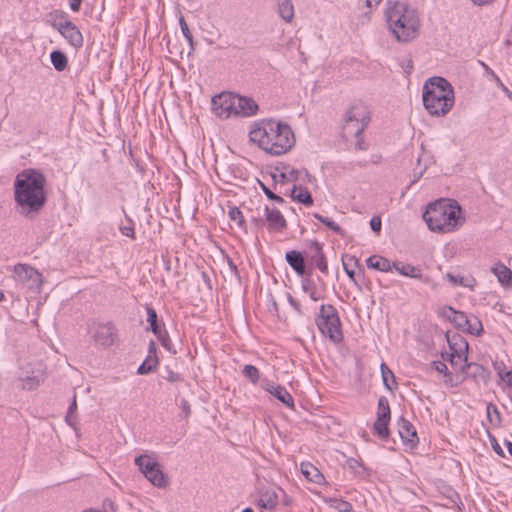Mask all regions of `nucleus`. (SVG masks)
<instances>
[{
	"label": "nucleus",
	"mask_w": 512,
	"mask_h": 512,
	"mask_svg": "<svg viewBox=\"0 0 512 512\" xmlns=\"http://www.w3.org/2000/svg\"><path fill=\"white\" fill-rule=\"evenodd\" d=\"M179 25L183 36L185 37L189 45L193 47V36L183 16H180L179 18Z\"/></svg>",
	"instance_id": "obj_41"
},
{
	"label": "nucleus",
	"mask_w": 512,
	"mask_h": 512,
	"mask_svg": "<svg viewBox=\"0 0 512 512\" xmlns=\"http://www.w3.org/2000/svg\"><path fill=\"white\" fill-rule=\"evenodd\" d=\"M315 264L317 268L324 274H328V263L321 248L317 245V254L315 255Z\"/></svg>",
	"instance_id": "obj_37"
},
{
	"label": "nucleus",
	"mask_w": 512,
	"mask_h": 512,
	"mask_svg": "<svg viewBox=\"0 0 512 512\" xmlns=\"http://www.w3.org/2000/svg\"><path fill=\"white\" fill-rule=\"evenodd\" d=\"M445 362L446 361H444V360L443 361H434V362H432V367L439 373H443L444 379H447V374H451V371Z\"/></svg>",
	"instance_id": "obj_44"
},
{
	"label": "nucleus",
	"mask_w": 512,
	"mask_h": 512,
	"mask_svg": "<svg viewBox=\"0 0 512 512\" xmlns=\"http://www.w3.org/2000/svg\"><path fill=\"white\" fill-rule=\"evenodd\" d=\"M448 349L441 353L444 361L449 363L451 374H447V379H443L444 383L450 387H455L464 382L469 374V370L473 369L475 377L484 371L483 366L477 363L468 362V342L460 335H453L447 338Z\"/></svg>",
	"instance_id": "obj_3"
},
{
	"label": "nucleus",
	"mask_w": 512,
	"mask_h": 512,
	"mask_svg": "<svg viewBox=\"0 0 512 512\" xmlns=\"http://www.w3.org/2000/svg\"><path fill=\"white\" fill-rule=\"evenodd\" d=\"M316 324L322 335L332 342L342 341L341 321L337 309L333 305H321L319 315L316 317Z\"/></svg>",
	"instance_id": "obj_7"
},
{
	"label": "nucleus",
	"mask_w": 512,
	"mask_h": 512,
	"mask_svg": "<svg viewBox=\"0 0 512 512\" xmlns=\"http://www.w3.org/2000/svg\"><path fill=\"white\" fill-rule=\"evenodd\" d=\"M290 197L306 206H311L313 204V198L311 193L307 190V188L302 186L293 185L290 191Z\"/></svg>",
	"instance_id": "obj_24"
},
{
	"label": "nucleus",
	"mask_w": 512,
	"mask_h": 512,
	"mask_svg": "<svg viewBox=\"0 0 512 512\" xmlns=\"http://www.w3.org/2000/svg\"><path fill=\"white\" fill-rule=\"evenodd\" d=\"M370 121V112L362 103L351 106L346 114L343 124V135L346 138L359 137Z\"/></svg>",
	"instance_id": "obj_8"
},
{
	"label": "nucleus",
	"mask_w": 512,
	"mask_h": 512,
	"mask_svg": "<svg viewBox=\"0 0 512 512\" xmlns=\"http://www.w3.org/2000/svg\"><path fill=\"white\" fill-rule=\"evenodd\" d=\"M264 211L269 230L279 232L286 227V220L279 210L265 206Z\"/></svg>",
	"instance_id": "obj_16"
},
{
	"label": "nucleus",
	"mask_w": 512,
	"mask_h": 512,
	"mask_svg": "<svg viewBox=\"0 0 512 512\" xmlns=\"http://www.w3.org/2000/svg\"><path fill=\"white\" fill-rule=\"evenodd\" d=\"M440 314L461 330L468 324V317L463 312L456 311L450 306L443 307Z\"/></svg>",
	"instance_id": "obj_18"
},
{
	"label": "nucleus",
	"mask_w": 512,
	"mask_h": 512,
	"mask_svg": "<svg viewBox=\"0 0 512 512\" xmlns=\"http://www.w3.org/2000/svg\"><path fill=\"white\" fill-rule=\"evenodd\" d=\"M135 464L138 466L139 470L144 474V476L153 472V470L159 466L157 461H155L149 455H140L136 457Z\"/></svg>",
	"instance_id": "obj_25"
},
{
	"label": "nucleus",
	"mask_w": 512,
	"mask_h": 512,
	"mask_svg": "<svg viewBox=\"0 0 512 512\" xmlns=\"http://www.w3.org/2000/svg\"><path fill=\"white\" fill-rule=\"evenodd\" d=\"M333 502L335 503L334 507L340 512H348L352 508V505L347 501L335 499Z\"/></svg>",
	"instance_id": "obj_46"
},
{
	"label": "nucleus",
	"mask_w": 512,
	"mask_h": 512,
	"mask_svg": "<svg viewBox=\"0 0 512 512\" xmlns=\"http://www.w3.org/2000/svg\"><path fill=\"white\" fill-rule=\"evenodd\" d=\"M288 300H289L290 304L299 312L300 311L299 303L291 295H288Z\"/></svg>",
	"instance_id": "obj_62"
},
{
	"label": "nucleus",
	"mask_w": 512,
	"mask_h": 512,
	"mask_svg": "<svg viewBox=\"0 0 512 512\" xmlns=\"http://www.w3.org/2000/svg\"><path fill=\"white\" fill-rule=\"evenodd\" d=\"M43 380L44 377L42 374L27 376L22 380V388L26 390H33L38 387Z\"/></svg>",
	"instance_id": "obj_33"
},
{
	"label": "nucleus",
	"mask_w": 512,
	"mask_h": 512,
	"mask_svg": "<svg viewBox=\"0 0 512 512\" xmlns=\"http://www.w3.org/2000/svg\"><path fill=\"white\" fill-rule=\"evenodd\" d=\"M262 388L278 399L286 407L294 409V399L287 389L281 385H277L270 380H263L261 384Z\"/></svg>",
	"instance_id": "obj_12"
},
{
	"label": "nucleus",
	"mask_w": 512,
	"mask_h": 512,
	"mask_svg": "<svg viewBox=\"0 0 512 512\" xmlns=\"http://www.w3.org/2000/svg\"><path fill=\"white\" fill-rule=\"evenodd\" d=\"M486 414H487V420L492 427L497 428L500 426V423H501L500 413L494 404L489 403L487 405Z\"/></svg>",
	"instance_id": "obj_31"
},
{
	"label": "nucleus",
	"mask_w": 512,
	"mask_h": 512,
	"mask_svg": "<svg viewBox=\"0 0 512 512\" xmlns=\"http://www.w3.org/2000/svg\"><path fill=\"white\" fill-rule=\"evenodd\" d=\"M393 267L399 274L403 276L415 279H420L422 277L421 269L411 264L397 262L393 264Z\"/></svg>",
	"instance_id": "obj_26"
},
{
	"label": "nucleus",
	"mask_w": 512,
	"mask_h": 512,
	"mask_svg": "<svg viewBox=\"0 0 512 512\" xmlns=\"http://www.w3.org/2000/svg\"><path fill=\"white\" fill-rule=\"evenodd\" d=\"M347 463H348V465H349V467L351 469L355 470V472H358L357 469L361 468L360 463L357 460L353 459V458L349 459L347 461Z\"/></svg>",
	"instance_id": "obj_56"
},
{
	"label": "nucleus",
	"mask_w": 512,
	"mask_h": 512,
	"mask_svg": "<svg viewBox=\"0 0 512 512\" xmlns=\"http://www.w3.org/2000/svg\"><path fill=\"white\" fill-rule=\"evenodd\" d=\"M242 374L245 378L250 380L253 384L258 383L260 379V372L254 365L248 364L243 367Z\"/></svg>",
	"instance_id": "obj_35"
},
{
	"label": "nucleus",
	"mask_w": 512,
	"mask_h": 512,
	"mask_svg": "<svg viewBox=\"0 0 512 512\" xmlns=\"http://www.w3.org/2000/svg\"><path fill=\"white\" fill-rule=\"evenodd\" d=\"M313 216H314V218H316L318 221L323 223L326 227H328L330 230H332L336 234L341 235V236L344 235L342 228L331 218L325 217L319 213H315Z\"/></svg>",
	"instance_id": "obj_32"
},
{
	"label": "nucleus",
	"mask_w": 512,
	"mask_h": 512,
	"mask_svg": "<svg viewBox=\"0 0 512 512\" xmlns=\"http://www.w3.org/2000/svg\"><path fill=\"white\" fill-rule=\"evenodd\" d=\"M492 366L494 370L496 371L498 377H502L505 372H508L511 370L505 363L504 360L496 359L492 362Z\"/></svg>",
	"instance_id": "obj_43"
},
{
	"label": "nucleus",
	"mask_w": 512,
	"mask_h": 512,
	"mask_svg": "<svg viewBox=\"0 0 512 512\" xmlns=\"http://www.w3.org/2000/svg\"><path fill=\"white\" fill-rule=\"evenodd\" d=\"M386 10V23L397 42L408 43L419 36L421 20L415 8L396 1L389 2Z\"/></svg>",
	"instance_id": "obj_4"
},
{
	"label": "nucleus",
	"mask_w": 512,
	"mask_h": 512,
	"mask_svg": "<svg viewBox=\"0 0 512 512\" xmlns=\"http://www.w3.org/2000/svg\"><path fill=\"white\" fill-rule=\"evenodd\" d=\"M492 447H493V450L500 456H504V453H503V450L500 446V444L497 442V440L495 438H493L492 440Z\"/></svg>",
	"instance_id": "obj_54"
},
{
	"label": "nucleus",
	"mask_w": 512,
	"mask_h": 512,
	"mask_svg": "<svg viewBox=\"0 0 512 512\" xmlns=\"http://www.w3.org/2000/svg\"><path fill=\"white\" fill-rule=\"evenodd\" d=\"M180 408H181L182 412L184 413L185 417H189V415L191 414V408H190V404L188 403L187 400L182 399L180 401Z\"/></svg>",
	"instance_id": "obj_50"
},
{
	"label": "nucleus",
	"mask_w": 512,
	"mask_h": 512,
	"mask_svg": "<svg viewBox=\"0 0 512 512\" xmlns=\"http://www.w3.org/2000/svg\"><path fill=\"white\" fill-rule=\"evenodd\" d=\"M366 7L369 8V9H372L373 7H376L379 5V3L381 2V0H363Z\"/></svg>",
	"instance_id": "obj_59"
},
{
	"label": "nucleus",
	"mask_w": 512,
	"mask_h": 512,
	"mask_svg": "<svg viewBox=\"0 0 512 512\" xmlns=\"http://www.w3.org/2000/svg\"><path fill=\"white\" fill-rule=\"evenodd\" d=\"M64 18V15H62ZM52 26L59 31V33L68 41V43L78 49L83 45V36L79 28L70 20L63 19L61 21H54Z\"/></svg>",
	"instance_id": "obj_11"
},
{
	"label": "nucleus",
	"mask_w": 512,
	"mask_h": 512,
	"mask_svg": "<svg viewBox=\"0 0 512 512\" xmlns=\"http://www.w3.org/2000/svg\"><path fill=\"white\" fill-rule=\"evenodd\" d=\"M287 263L300 276L305 273V262L303 255L295 250L289 251L285 255Z\"/></svg>",
	"instance_id": "obj_20"
},
{
	"label": "nucleus",
	"mask_w": 512,
	"mask_h": 512,
	"mask_svg": "<svg viewBox=\"0 0 512 512\" xmlns=\"http://www.w3.org/2000/svg\"><path fill=\"white\" fill-rule=\"evenodd\" d=\"M260 186L264 192V194L267 196L268 199L276 198V194L273 193L268 187H266L263 183L260 182Z\"/></svg>",
	"instance_id": "obj_55"
},
{
	"label": "nucleus",
	"mask_w": 512,
	"mask_h": 512,
	"mask_svg": "<svg viewBox=\"0 0 512 512\" xmlns=\"http://www.w3.org/2000/svg\"><path fill=\"white\" fill-rule=\"evenodd\" d=\"M228 215L231 221L235 222L238 227L242 228L244 225V217L239 208L233 206L229 208Z\"/></svg>",
	"instance_id": "obj_38"
},
{
	"label": "nucleus",
	"mask_w": 512,
	"mask_h": 512,
	"mask_svg": "<svg viewBox=\"0 0 512 512\" xmlns=\"http://www.w3.org/2000/svg\"><path fill=\"white\" fill-rule=\"evenodd\" d=\"M495 0H471V2L476 5V6H485V5H490L494 2Z\"/></svg>",
	"instance_id": "obj_58"
},
{
	"label": "nucleus",
	"mask_w": 512,
	"mask_h": 512,
	"mask_svg": "<svg viewBox=\"0 0 512 512\" xmlns=\"http://www.w3.org/2000/svg\"><path fill=\"white\" fill-rule=\"evenodd\" d=\"M422 101L429 115L443 117L454 106L453 86L443 77H431L423 85Z\"/></svg>",
	"instance_id": "obj_6"
},
{
	"label": "nucleus",
	"mask_w": 512,
	"mask_h": 512,
	"mask_svg": "<svg viewBox=\"0 0 512 512\" xmlns=\"http://www.w3.org/2000/svg\"><path fill=\"white\" fill-rule=\"evenodd\" d=\"M278 14L287 23L294 18V6L291 0H277Z\"/></svg>",
	"instance_id": "obj_27"
},
{
	"label": "nucleus",
	"mask_w": 512,
	"mask_h": 512,
	"mask_svg": "<svg viewBox=\"0 0 512 512\" xmlns=\"http://www.w3.org/2000/svg\"><path fill=\"white\" fill-rule=\"evenodd\" d=\"M129 224L128 225H120L119 230L122 233V235L130 237L132 239L135 238V232L133 223L130 219H128Z\"/></svg>",
	"instance_id": "obj_45"
},
{
	"label": "nucleus",
	"mask_w": 512,
	"mask_h": 512,
	"mask_svg": "<svg viewBox=\"0 0 512 512\" xmlns=\"http://www.w3.org/2000/svg\"><path fill=\"white\" fill-rule=\"evenodd\" d=\"M287 173V182H295L300 177L305 176L307 178L310 177L309 173L306 170H296V169H289L286 171Z\"/></svg>",
	"instance_id": "obj_40"
},
{
	"label": "nucleus",
	"mask_w": 512,
	"mask_h": 512,
	"mask_svg": "<svg viewBox=\"0 0 512 512\" xmlns=\"http://www.w3.org/2000/svg\"><path fill=\"white\" fill-rule=\"evenodd\" d=\"M235 96L231 92H223L212 98V110L222 119L235 117Z\"/></svg>",
	"instance_id": "obj_10"
},
{
	"label": "nucleus",
	"mask_w": 512,
	"mask_h": 512,
	"mask_svg": "<svg viewBox=\"0 0 512 512\" xmlns=\"http://www.w3.org/2000/svg\"><path fill=\"white\" fill-rule=\"evenodd\" d=\"M482 330V323L477 317H473L471 319L468 318V324H466V326L463 328V331H467L473 335H480Z\"/></svg>",
	"instance_id": "obj_36"
},
{
	"label": "nucleus",
	"mask_w": 512,
	"mask_h": 512,
	"mask_svg": "<svg viewBox=\"0 0 512 512\" xmlns=\"http://www.w3.org/2000/svg\"><path fill=\"white\" fill-rule=\"evenodd\" d=\"M146 479L151 482L154 486H157L159 488L166 487L167 486V479L163 473V471L160 469V467H156L153 472L149 473L145 476Z\"/></svg>",
	"instance_id": "obj_30"
},
{
	"label": "nucleus",
	"mask_w": 512,
	"mask_h": 512,
	"mask_svg": "<svg viewBox=\"0 0 512 512\" xmlns=\"http://www.w3.org/2000/svg\"><path fill=\"white\" fill-rule=\"evenodd\" d=\"M258 104L250 97L235 96V117H252L258 112Z\"/></svg>",
	"instance_id": "obj_13"
},
{
	"label": "nucleus",
	"mask_w": 512,
	"mask_h": 512,
	"mask_svg": "<svg viewBox=\"0 0 512 512\" xmlns=\"http://www.w3.org/2000/svg\"><path fill=\"white\" fill-rule=\"evenodd\" d=\"M388 376H391L392 380L394 381V375L393 373L386 367V378H385V381H386V388L391 390L392 387L390 386V384L388 383Z\"/></svg>",
	"instance_id": "obj_61"
},
{
	"label": "nucleus",
	"mask_w": 512,
	"mask_h": 512,
	"mask_svg": "<svg viewBox=\"0 0 512 512\" xmlns=\"http://www.w3.org/2000/svg\"><path fill=\"white\" fill-rule=\"evenodd\" d=\"M46 178L38 170L21 171L14 182V199L21 215L32 218L46 203Z\"/></svg>",
	"instance_id": "obj_2"
},
{
	"label": "nucleus",
	"mask_w": 512,
	"mask_h": 512,
	"mask_svg": "<svg viewBox=\"0 0 512 512\" xmlns=\"http://www.w3.org/2000/svg\"><path fill=\"white\" fill-rule=\"evenodd\" d=\"M492 74H494V73L492 72ZM493 76L496 78L497 83L502 87V89L505 92H508L507 88L503 85V83L500 81V79L498 77H496L495 75H493Z\"/></svg>",
	"instance_id": "obj_64"
},
{
	"label": "nucleus",
	"mask_w": 512,
	"mask_h": 512,
	"mask_svg": "<svg viewBox=\"0 0 512 512\" xmlns=\"http://www.w3.org/2000/svg\"><path fill=\"white\" fill-rule=\"evenodd\" d=\"M249 140L272 156L283 155L295 145V135L291 126L273 118L251 124Z\"/></svg>",
	"instance_id": "obj_1"
},
{
	"label": "nucleus",
	"mask_w": 512,
	"mask_h": 512,
	"mask_svg": "<svg viewBox=\"0 0 512 512\" xmlns=\"http://www.w3.org/2000/svg\"><path fill=\"white\" fill-rule=\"evenodd\" d=\"M278 504V495L272 490H263L260 492L258 506L263 509L273 510Z\"/></svg>",
	"instance_id": "obj_22"
},
{
	"label": "nucleus",
	"mask_w": 512,
	"mask_h": 512,
	"mask_svg": "<svg viewBox=\"0 0 512 512\" xmlns=\"http://www.w3.org/2000/svg\"><path fill=\"white\" fill-rule=\"evenodd\" d=\"M82 0H69L70 9L73 12H78L81 6Z\"/></svg>",
	"instance_id": "obj_53"
},
{
	"label": "nucleus",
	"mask_w": 512,
	"mask_h": 512,
	"mask_svg": "<svg viewBox=\"0 0 512 512\" xmlns=\"http://www.w3.org/2000/svg\"><path fill=\"white\" fill-rule=\"evenodd\" d=\"M499 378L512 389V369L509 370L508 372H505V374H503L502 377Z\"/></svg>",
	"instance_id": "obj_51"
},
{
	"label": "nucleus",
	"mask_w": 512,
	"mask_h": 512,
	"mask_svg": "<svg viewBox=\"0 0 512 512\" xmlns=\"http://www.w3.org/2000/svg\"><path fill=\"white\" fill-rule=\"evenodd\" d=\"M398 434L404 444L413 447L418 442V437L413 425L401 418L398 422Z\"/></svg>",
	"instance_id": "obj_17"
},
{
	"label": "nucleus",
	"mask_w": 512,
	"mask_h": 512,
	"mask_svg": "<svg viewBox=\"0 0 512 512\" xmlns=\"http://www.w3.org/2000/svg\"><path fill=\"white\" fill-rule=\"evenodd\" d=\"M384 397H380L378 400V411H377V420L374 423V432L384 438Z\"/></svg>",
	"instance_id": "obj_28"
},
{
	"label": "nucleus",
	"mask_w": 512,
	"mask_h": 512,
	"mask_svg": "<svg viewBox=\"0 0 512 512\" xmlns=\"http://www.w3.org/2000/svg\"><path fill=\"white\" fill-rule=\"evenodd\" d=\"M344 271L346 272V274L348 275V277H349L350 279L354 280V276H355V269H353V268H348V267H347V264H345Z\"/></svg>",
	"instance_id": "obj_60"
},
{
	"label": "nucleus",
	"mask_w": 512,
	"mask_h": 512,
	"mask_svg": "<svg viewBox=\"0 0 512 512\" xmlns=\"http://www.w3.org/2000/svg\"><path fill=\"white\" fill-rule=\"evenodd\" d=\"M272 177H273V180H274L276 185L279 184V183L280 184H284V183L287 182V173H286V171L285 172H281L279 174H273Z\"/></svg>",
	"instance_id": "obj_49"
},
{
	"label": "nucleus",
	"mask_w": 512,
	"mask_h": 512,
	"mask_svg": "<svg viewBox=\"0 0 512 512\" xmlns=\"http://www.w3.org/2000/svg\"><path fill=\"white\" fill-rule=\"evenodd\" d=\"M366 265L369 269L384 271V263H382V258L380 256L373 255L368 257L366 259Z\"/></svg>",
	"instance_id": "obj_39"
},
{
	"label": "nucleus",
	"mask_w": 512,
	"mask_h": 512,
	"mask_svg": "<svg viewBox=\"0 0 512 512\" xmlns=\"http://www.w3.org/2000/svg\"><path fill=\"white\" fill-rule=\"evenodd\" d=\"M158 340L160 341L161 345L167 350L172 351V342L169 338V335L165 329L159 331L158 333H155Z\"/></svg>",
	"instance_id": "obj_42"
},
{
	"label": "nucleus",
	"mask_w": 512,
	"mask_h": 512,
	"mask_svg": "<svg viewBox=\"0 0 512 512\" xmlns=\"http://www.w3.org/2000/svg\"><path fill=\"white\" fill-rule=\"evenodd\" d=\"M342 264L343 268H345V264H347L348 268L355 269L356 267H358V259L355 256L346 255L342 258Z\"/></svg>",
	"instance_id": "obj_47"
},
{
	"label": "nucleus",
	"mask_w": 512,
	"mask_h": 512,
	"mask_svg": "<svg viewBox=\"0 0 512 512\" xmlns=\"http://www.w3.org/2000/svg\"><path fill=\"white\" fill-rule=\"evenodd\" d=\"M411 70H412V63H411V60H408V64H407V66L405 68V72L407 74H409L411 72Z\"/></svg>",
	"instance_id": "obj_63"
},
{
	"label": "nucleus",
	"mask_w": 512,
	"mask_h": 512,
	"mask_svg": "<svg viewBox=\"0 0 512 512\" xmlns=\"http://www.w3.org/2000/svg\"><path fill=\"white\" fill-rule=\"evenodd\" d=\"M301 473L308 481L315 484H323L325 482L323 474L311 463H301Z\"/></svg>",
	"instance_id": "obj_21"
},
{
	"label": "nucleus",
	"mask_w": 512,
	"mask_h": 512,
	"mask_svg": "<svg viewBox=\"0 0 512 512\" xmlns=\"http://www.w3.org/2000/svg\"><path fill=\"white\" fill-rule=\"evenodd\" d=\"M167 380L170 382H177L180 380V375L178 373H175L173 371H169Z\"/></svg>",
	"instance_id": "obj_57"
},
{
	"label": "nucleus",
	"mask_w": 512,
	"mask_h": 512,
	"mask_svg": "<svg viewBox=\"0 0 512 512\" xmlns=\"http://www.w3.org/2000/svg\"><path fill=\"white\" fill-rule=\"evenodd\" d=\"M13 278L17 284L30 290H39L42 285V275L28 264L15 265Z\"/></svg>",
	"instance_id": "obj_9"
},
{
	"label": "nucleus",
	"mask_w": 512,
	"mask_h": 512,
	"mask_svg": "<svg viewBox=\"0 0 512 512\" xmlns=\"http://www.w3.org/2000/svg\"><path fill=\"white\" fill-rule=\"evenodd\" d=\"M446 278L454 286L466 287L470 290H474L477 285V281L473 276H461L453 273H446Z\"/></svg>",
	"instance_id": "obj_23"
},
{
	"label": "nucleus",
	"mask_w": 512,
	"mask_h": 512,
	"mask_svg": "<svg viewBox=\"0 0 512 512\" xmlns=\"http://www.w3.org/2000/svg\"><path fill=\"white\" fill-rule=\"evenodd\" d=\"M428 228L436 233H452L465 223V217L457 201L440 199L430 203L423 214Z\"/></svg>",
	"instance_id": "obj_5"
},
{
	"label": "nucleus",
	"mask_w": 512,
	"mask_h": 512,
	"mask_svg": "<svg viewBox=\"0 0 512 512\" xmlns=\"http://www.w3.org/2000/svg\"><path fill=\"white\" fill-rule=\"evenodd\" d=\"M500 286L504 289L512 288V270L501 262H496L490 269Z\"/></svg>",
	"instance_id": "obj_15"
},
{
	"label": "nucleus",
	"mask_w": 512,
	"mask_h": 512,
	"mask_svg": "<svg viewBox=\"0 0 512 512\" xmlns=\"http://www.w3.org/2000/svg\"><path fill=\"white\" fill-rule=\"evenodd\" d=\"M158 365V359L156 356V345L153 341L149 344V354L144 362L138 367V374L144 375L152 372Z\"/></svg>",
	"instance_id": "obj_19"
},
{
	"label": "nucleus",
	"mask_w": 512,
	"mask_h": 512,
	"mask_svg": "<svg viewBox=\"0 0 512 512\" xmlns=\"http://www.w3.org/2000/svg\"><path fill=\"white\" fill-rule=\"evenodd\" d=\"M371 229L377 233L381 231L382 219L380 216H374L370 221Z\"/></svg>",
	"instance_id": "obj_48"
},
{
	"label": "nucleus",
	"mask_w": 512,
	"mask_h": 512,
	"mask_svg": "<svg viewBox=\"0 0 512 512\" xmlns=\"http://www.w3.org/2000/svg\"><path fill=\"white\" fill-rule=\"evenodd\" d=\"M50 59L51 63L57 71L62 72L67 68L68 59L63 52L59 50L52 51L50 54Z\"/></svg>",
	"instance_id": "obj_29"
},
{
	"label": "nucleus",
	"mask_w": 512,
	"mask_h": 512,
	"mask_svg": "<svg viewBox=\"0 0 512 512\" xmlns=\"http://www.w3.org/2000/svg\"><path fill=\"white\" fill-rule=\"evenodd\" d=\"M147 322L150 324L151 331L155 334L163 330L157 322V313L151 306H146Z\"/></svg>",
	"instance_id": "obj_34"
},
{
	"label": "nucleus",
	"mask_w": 512,
	"mask_h": 512,
	"mask_svg": "<svg viewBox=\"0 0 512 512\" xmlns=\"http://www.w3.org/2000/svg\"><path fill=\"white\" fill-rule=\"evenodd\" d=\"M76 409H77L76 395H74L73 401H72L71 405L68 408V412H67V416H66V420L67 421L72 416V414L76 411Z\"/></svg>",
	"instance_id": "obj_52"
},
{
	"label": "nucleus",
	"mask_w": 512,
	"mask_h": 512,
	"mask_svg": "<svg viewBox=\"0 0 512 512\" xmlns=\"http://www.w3.org/2000/svg\"><path fill=\"white\" fill-rule=\"evenodd\" d=\"M116 337V329L111 323L99 324L94 333V341L104 347L111 346Z\"/></svg>",
	"instance_id": "obj_14"
}]
</instances>
